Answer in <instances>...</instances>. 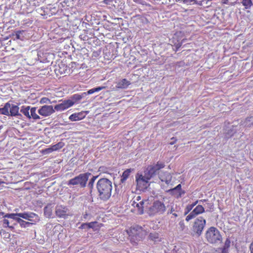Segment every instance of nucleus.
<instances>
[{
  "label": "nucleus",
  "mask_w": 253,
  "mask_h": 253,
  "mask_svg": "<svg viewBox=\"0 0 253 253\" xmlns=\"http://www.w3.org/2000/svg\"><path fill=\"white\" fill-rule=\"evenodd\" d=\"M68 211L66 206L58 205L55 209V214L58 217L65 218L68 215L67 213Z\"/></svg>",
  "instance_id": "nucleus-12"
},
{
  "label": "nucleus",
  "mask_w": 253,
  "mask_h": 253,
  "mask_svg": "<svg viewBox=\"0 0 253 253\" xmlns=\"http://www.w3.org/2000/svg\"><path fill=\"white\" fill-rule=\"evenodd\" d=\"M63 143L60 142L55 145H52L50 148H48L46 150L49 152H51L54 151H57L62 148L63 147Z\"/></svg>",
  "instance_id": "nucleus-21"
},
{
  "label": "nucleus",
  "mask_w": 253,
  "mask_h": 253,
  "mask_svg": "<svg viewBox=\"0 0 253 253\" xmlns=\"http://www.w3.org/2000/svg\"><path fill=\"white\" fill-rule=\"evenodd\" d=\"M18 223L22 228H26L31 225L30 222L26 221L21 218L19 220H18Z\"/></svg>",
  "instance_id": "nucleus-29"
},
{
  "label": "nucleus",
  "mask_w": 253,
  "mask_h": 253,
  "mask_svg": "<svg viewBox=\"0 0 253 253\" xmlns=\"http://www.w3.org/2000/svg\"><path fill=\"white\" fill-rule=\"evenodd\" d=\"M44 214L48 218H50L52 215V210L51 208L46 206L44 208Z\"/></svg>",
  "instance_id": "nucleus-30"
},
{
  "label": "nucleus",
  "mask_w": 253,
  "mask_h": 253,
  "mask_svg": "<svg viewBox=\"0 0 253 253\" xmlns=\"http://www.w3.org/2000/svg\"><path fill=\"white\" fill-rule=\"evenodd\" d=\"M55 109L52 105H44L38 110V113L43 117H48L55 112Z\"/></svg>",
  "instance_id": "nucleus-9"
},
{
  "label": "nucleus",
  "mask_w": 253,
  "mask_h": 253,
  "mask_svg": "<svg viewBox=\"0 0 253 253\" xmlns=\"http://www.w3.org/2000/svg\"><path fill=\"white\" fill-rule=\"evenodd\" d=\"M85 117V114L84 112L75 113L71 115L69 119L71 121H77L81 120Z\"/></svg>",
  "instance_id": "nucleus-13"
},
{
  "label": "nucleus",
  "mask_w": 253,
  "mask_h": 253,
  "mask_svg": "<svg viewBox=\"0 0 253 253\" xmlns=\"http://www.w3.org/2000/svg\"><path fill=\"white\" fill-rule=\"evenodd\" d=\"M87 216H88L87 213L85 212L84 214L83 217H84V218L86 219L87 218Z\"/></svg>",
  "instance_id": "nucleus-47"
},
{
  "label": "nucleus",
  "mask_w": 253,
  "mask_h": 253,
  "mask_svg": "<svg viewBox=\"0 0 253 253\" xmlns=\"http://www.w3.org/2000/svg\"><path fill=\"white\" fill-rule=\"evenodd\" d=\"M136 200H137V201H140V196H138L136 198Z\"/></svg>",
  "instance_id": "nucleus-48"
},
{
  "label": "nucleus",
  "mask_w": 253,
  "mask_h": 253,
  "mask_svg": "<svg viewBox=\"0 0 253 253\" xmlns=\"http://www.w3.org/2000/svg\"><path fill=\"white\" fill-rule=\"evenodd\" d=\"M173 211H174L173 209V208H171V210H170V213H172V212H173Z\"/></svg>",
  "instance_id": "nucleus-50"
},
{
  "label": "nucleus",
  "mask_w": 253,
  "mask_h": 253,
  "mask_svg": "<svg viewBox=\"0 0 253 253\" xmlns=\"http://www.w3.org/2000/svg\"><path fill=\"white\" fill-rule=\"evenodd\" d=\"M126 231L131 239L137 241L142 240L146 235V231L138 225L131 226Z\"/></svg>",
  "instance_id": "nucleus-4"
},
{
  "label": "nucleus",
  "mask_w": 253,
  "mask_h": 253,
  "mask_svg": "<svg viewBox=\"0 0 253 253\" xmlns=\"http://www.w3.org/2000/svg\"><path fill=\"white\" fill-rule=\"evenodd\" d=\"M172 214L175 217H177V214L176 213H173Z\"/></svg>",
  "instance_id": "nucleus-49"
},
{
  "label": "nucleus",
  "mask_w": 253,
  "mask_h": 253,
  "mask_svg": "<svg viewBox=\"0 0 253 253\" xmlns=\"http://www.w3.org/2000/svg\"><path fill=\"white\" fill-rule=\"evenodd\" d=\"M184 1L186 3H191L194 1V0H184Z\"/></svg>",
  "instance_id": "nucleus-45"
},
{
  "label": "nucleus",
  "mask_w": 253,
  "mask_h": 253,
  "mask_svg": "<svg viewBox=\"0 0 253 253\" xmlns=\"http://www.w3.org/2000/svg\"><path fill=\"white\" fill-rule=\"evenodd\" d=\"M130 84L129 81L126 79H123L117 83L116 87L118 88H126Z\"/></svg>",
  "instance_id": "nucleus-14"
},
{
  "label": "nucleus",
  "mask_w": 253,
  "mask_h": 253,
  "mask_svg": "<svg viewBox=\"0 0 253 253\" xmlns=\"http://www.w3.org/2000/svg\"><path fill=\"white\" fill-rule=\"evenodd\" d=\"M171 140H173V142H170L169 143V144H170V145H173L174 143H175V142H176V141H177V139H176V138L173 137H172V138H171Z\"/></svg>",
  "instance_id": "nucleus-42"
},
{
  "label": "nucleus",
  "mask_w": 253,
  "mask_h": 253,
  "mask_svg": "<svg viewBox=\"0 0 253 253\" xmlns=\"http://www.w3.org/2000/svg\"><path fill=\"white\" fill-rule=\"evenodd\" d=\"M9 115L11 116H16L20 115L19 113V108L17 105H12L9 108Z\"/></svg>",
  "instance_id": "nucleus-16"
},
{
  "label": "nucleus",
  "mask_w": 253,
  "mask_h": 253,
  "mask_svg": "<svg viewBox=\"0 0 253 253\" xmlns=\"http://www.w3.org/2000/svg\"><path fill=\"white\" fill-rule=\"evenodd\" d=\"M105 88V86H98V87H97L95 88H93V89H94V92H95L99 91Z\"/></svg>",
  "instance_id": "nucleus-41"
},
{
  "label": "nucleus",
  "mask_w": 253,
  "mask_h": 253,
  "mask_svg": "<svg viewBox=\"0 0 253 253\" xmlns=\"http://www.w3.org/2000/svg\"><path fill=\"white\" fill-rule=\"evenodd\" d=\"M199 201L198 200H197L195 202H194L193 203L191 204L194 207L198 203Z\"/></svg>",
  "instance_id": "nucleus-46"
},
{
  "label": "nucleus",
  "mask_w": 253,
  "mask_h": 253,
  "mask_svg": "<svg viewBox=\"0 0 253 253\" xmlns=\"http://www.w3.org/2000/svg\"><path fill=\"white\" fill-rule=\"evenodd\" d=\"M99 171L104 173H109V169L105 166H101L99 168Z\"/></svg>",
  "instance_id": "nucleus-35"
},
{
  "label": "nucleus",
  "mask_w": 253,
  "mask_h": 253,
  "mask_svg": "<svg viewBox=\"0 0 253 253\" xmlns=\"http://www.w3.org/2000/svg\"><path fill=\"white\" fill-rule=\"evenodd\" d=\"M131 169H126V170H125L123 172L122 175H121V183H124L126 181V180L129 177L130 173L131 172Z\"/></svg>",
  "instance_id": "nucleus-23"
},
{
  "label": "nucleus",
  "mask_w": 253,
  "mask_h": 253,
  "mask_svg": "<svg viewBox=\"0 0 253 253\" xmlns=\"http://www.w3.org/2000/svg\"><path fill=\"white\" fill-rule=\"evenodd\" d=\"M50 102V100L47 97H42L40 101L41 103H46Z\"/></svg>",
  "instance_id": "nucleus-38"
},
{
  "label": "nucleus",
  "mask_w": 253,
  "mask_h": 253,
  "mask_svg": "<svg viewBox=\"0 0 253 253\" xmlns=\"http://www.w3.org/2000/svg\"><path fill=\"white\" fill-rule=\"evenodd\" d=\"M204 212V208L202 205H199L186 217L185 220L186 221H189L198 215L202 214Z\"/></svg>",
  "instance_id": "nucleus-10"
},
{
  "label": "nucleus",
  "mask_w": 253,
  "mask_h": 253,
  "mask_svg": "<svg viewBox=\"0 0 253 253\" xmlns=\"http://www.w3.org/2000/svg\"><path fill=\"white\" fill-rule=\"evenodd\" d=\"M82 98L81 96L79 94H74L72 96V98L75 100L81 99Z\"/></svg>",
  "instance_id": "nucleus-40"
},
{
  "label": "nucleus",
  "mask_w": 253,
  "mask_h": 253,
  "mask_svg": "<svg viewBox=\"0 0 253 253\" xmlns=\"http://www.w3.org/2000/svg\"><path fill=\"white\" fill-rule=\"evenodd\" d=\"M10 107V104L7 102L5 104L3 108H0V114L9 116V109Z\"/></svg>",
  "instance_id": "nucleus-18"
},
{
  "label": "nucleus",
  "mask_w": 253,
  "mask_h": 253,
  "mask_svg": "<svg viewBox=\"0 0 253 253\" xmlns=\"http://www.w3.org/2000/svg\"><path fill=\"white\" fill-rule=\"evenodd\" d=\"M222 4H224V0H220Z\"/></svg>",
  "instance_id": "nucleus-51"
},
{
  "label": "nucleus",
  "mask_w": 253,
  "mask_h": 253,
  "mask_svg": "<svg viewBox=\"0 0 253 253\" xmlns=\"http://www.w3.org/2000/svg\"><path fill=\"white\" fill-rule=\"evenodd\" d=\"M2 225L5 228L8 227L10 228L11 229H14V227L13 226L9 225V221L8 219H3L2 220Z\"/></svg>",
  "instance_id": "nucleus-33"
},
{
  "label": "nucleus",
  "mask_w": 253,
  "mask_h": 253,
  "mask_svg": "<svg viewBox=\"0 0 253 253\" xmlns=\"http://www.w3.org/2000/svg\"><path fill=\"white\" fill-rule=\"evenodd\" d=\"M31 109L30 106H23L21 107L20 112L22 113L27 118L31 119V116H30L29 110Z\"/></svg>",
  "instance_id": "nucleus-24"
},
{
  "label": "nucleus",
  "mask_w": 253,
  "mask_h": 253,
  "mask_svg": "<svg viewBox=\"0 0 253 253\" xmlns=\"http://www.w3.org/2000/svg\"><path fill=\"white\" fill-rule=\"evenodd\" d=\"M102 226V223H98L97 221H93L88 223H83L79 227V228L81 229L91 228L93 231H96L99 230Z\"/></svg>",
  "instance_id": "nucleus-11"
},
{
  "label": "nucleus",
  "mask_w": 253,
  "mask_h": 253,
  "mask_svg": "<svg viewBox=\"0 0 253 253\" xmlns=\"http://www.w3.org/2000/svg\"><path fill=\"white\" fill-rule=\"evenodd\" d=\"M28 220L30 221L31 225L36 224V223L40 221V218L39 215L35 213V216L33 217H29V219H28Z\"/></svg>",
  "instance_id": "nucleus-28"
},
{
  "label": "nucleus",
  "mask_w": 253,
  "mask_h": 253,
  "mask_svg": "<svg viewBox=\"0 0 253 253\" xmlns=\"http://www.w3.org/2000/svg\"><path fill=\"white\" fill-rule=\"evenodd\" d=\"M205 239L211 244H217L222 242V238L219 231L214 227L208 229L205 233Z\"/></svg>",
  "instance_id": "nucleus-3"
},
{
  "label": "nucleus",
  "mask_w": 253,
  "mask_h": 253,
  "mask_svg": "<svg viewBox=\"0 0 253 253\" xmlns=\"http://www.w3.org/2000/svg\"><path fill=\"white\" fill-rule=\"evenodd\" d=\"M165 167V164L161 162H158L154 165L148 166L144 171V175H140L136 177L137 186L140 188L147 187L149 180L155 175L158 171Z\"/></svg>",
  "instance_id": "nucleus-1"
},
{
  "label": "nucleus",
  "mask_w": 253,
  "mask_h": 253,
  "mask_svg": "<svg viewBox=\"0 0 253 253\" xmlns=\"http://www.w3.org/2000/svg\"><path fill=\"white\" fill-rule=\"evenodd\" d=\"M149 239L152 241H156L159 238V234L157 233H151L149 236Z\"/></svg>",
  "instance_id": "nucleus-31"
},
{
  "label": "nucleus",
  "mask_w": 253,
  "mask_h": 253,
  "mask_svg": "<svg viewBox=\"0 0 253 253\" xmlns=\"http://www.w3.org/2000/svg\"><path fill=\"white\" fill-rule=\"evenodd\" d=\"M96 189L99 198L103 201H107L111 195L112 182L107 178H101L97 182Z\"/></svg>",
  "instance_id": "nucleus-2"
},
{
  "label": "nucleus",
  "mask_w": 253,
  "mask_h": 253,
  "mask_svg": "<svg viewBox=\"0 0 253 253\" xmlns=\"http://www.w3.org/2000/svg\"><path fill=\"white\" fill-rule=\"evenodd\" d=\"M37 107H32L30 109V116L35 120L40 119V117L36 113Z\"/></svg>",
  "instance_id": "nucleus-26"
},
{
  "label": "nucleus",
  "mask_w": 253,
  "mask_h": 253,
  "mask_svg": "<svg viewBox=\"0 0 253 253\" xmlns=\"http://www.w3.org/2000/svg\"><path fill=\"white\" fill-rule=\"evenodd\" d=\"M87 93H88V94H92V93H94V89H93V88H92V89H89V90L87 91Z\"/></svg>",
  "instance_id": "nucleus-44"
},
{
  "label": "nucleus",
  "mask_w": 253,
  "mask_h": 253,
  "mask_svg": "<svg viewBox=\"0 0 253 253\" xmlns=\"http://www.w3.org/2000/svg\"><path fill=\"white\" fill-rule=\"evenodd\" d=\"M207 201V200H205H205H201L200 201H204V202H205V201Z\"/></svg>",
  "instance_id": "nucleus-52"
},
{
  "label": "nucleus",
  "mask_w": 253,
  "mask_h": 253,
  "mask_svg": "<svg viewBox=\"0 0 253 253\" xmlns=\"http://www.w3.org/2000/svg\"><path fill=\"white\" fill-rule=\"evenodd\" d=\"M231 245V241L229 238L226 239L224 246L220 248L221 253H228V250Z\"/></svg>",
  "instance_id": "nucleus-15"
},
{
  "label": "nucleus",
  "mask_w": 253,
  "mask_h": 253,
  "mask_svg": "<svg viewBox=\"0 0 253 253\" xmlns=\"http://www.w3.org/2000/svg\"><path fill=\"white\" fill-rule=\"evenodd\" d=\"M237 0H224V4L234 5Z\"/></svg>",
  "instance_id": "nucleus-37"
},
{
  "label": "nucleus",
  "mask_w": 253,
  "mask_h": 253,
  "mask_svg": "<svg viewBox=\"0 0 253 253\" xmlns=\"http://www.w3.org/2000/svg\"><path fill=\"white\" fill-rule=\"evenodd\" d=\"M194 208L192 204L188 205L185 209V214H188Z\"/></svg>",
  "instance_id": "nucleus-36"
},
{
  "label": "nucleus",
  "mask_w": 253,
  "mask_h": 253,
  "mask_svg": "<svg viewBox=\"0 0 253 253\" xmlns=\"http://www.w3.org/2000/svg\"><path fill=\"white\" fill-rule=\"evenodd\" d=\"M240 1L246 9H250L253 5L252 0H240Z\"/></svg>",
  "instance_id": "nucleus-22"
},
{
  "label": "nucleus",
  "mask_w": 253,
  "mask_h": 253,
  "mask_svg": "<svg viewBox=\"0 0 253 253\" xmlns=\"http://www.w3.org/2000/svg\"><path fill=\"white\" fill-rule=\"evenodd\" d=\"M3 217L12 218L18 222V220L20 219V213H6L3 216Z\"/></svg>",
  "instance_id": "nucleus-20"
},
{
  "label": "nucleus",
  "mask_w": 253,
  "mask_h": 253,
  "mask_svg": "<svg viewBox=\"0 0 253 253\" xmlns=\"http://www.w3.org/2000/svg\"><path fill=\"white\" fill-rule=\"evenodd\" d=\"M171 42L173 44V46L175 47V51H177L179 49V48L181 46L182 42V41H179L177 40V37H173L171 40Z\"/></svg>",
  "instance_id": "nucleus-19"
},
{
  "label": "nucleus",
  "mask_w": 253,
  "mask_h": 253,
  "mask_svg": "<svg viewBox=\"0 0 253 253\" xmlns=\"http://www.w3.org/2000/svg\"><path fill=\"white\" fill-rule=\"evenodd\" d=\"M166 182L167 183H168V180H166Z\"/></svg>",
  "instance_id": "nucleus-53"
},
{
  "label": "nucleus",
  "mask_w": 253,
  "mask_h": 253,
  "mask_svg": "<svg viewBox=\"0 0 253 253\" xmlns=\"http://www.w3.org/2000/svg\"><path fill=\"white\" fill-rule=\"evenodd\" d=\"M166 210V208L164 203L159 200H156L149 208L148 212L150 215L161 214L165 212Z\"/></svg>",
  "instance_id": "nucleus-7"
},
{
  "label": "nucleus",
  "mask_w": 253,
  "mask_h": 253,
  "mask_svg": "<svg viewBox=\"0 0 253 253\" xmlns=\"http://www.w3.org/2000/svg\"><path fill=\"white\" fill-rule=\"evenodd\" d=\"M175 190L179 191L178 194V197H181L182 195H183L185 193V191L181 189V185L180 184H179L175 187L169 190V191L172 192Z\"/></svg>",
  "instance_id": "nucleus-27"
},
{
  "label": "nucleus",
  "mask_w": 253,
  "mask_h": 253,
  "mask_svg": "<svg viewBox=\"0 0 253 253\" xmlns=\"http://www.w3.org/2000/svg\"><path fill=\"white\" fill-rule=\"evenodd\" d=\"M96 177H97L96 176H93L91 178V179H90V180L88 182V186L89 188H90V193L92 192V189L93 188L94 182L95 180L96 179Z\"/></svg>",
  "instance_id": "nucleus-32"
},
{
  "label": "nucleus",
  "mask_w": 253,
  "mask_h": 253,
  "mask_svg": "<svg viewBox=\"0 0 253 253\" xmlns=\"http://www.w3.org/2000/svg\"><path fill=\"white\" fill-rule=\"evenodd\" d=\"M102 2L107 5H111L112 6H115V4L117 3L116 0H103Z\"/></svg>",
  "instance_id": "nucleus-34"
},
{
  "label": "nucleus",
  "mask_w": 253,
  "mask_h": 253,
  "mask_svg": "<svg viewBox=\"0 0 253 253\" xmlns=\"http://www.w3.org/2000/svg\"><path fill=\"white\" fill-rule=\"evenodd\" d=\"M250 250L251 251V253H253V241L250 244Z\"/></svg>",
  "instance_id": "nucleus-43"
},
{
  "label": "nucleus",
  "mask_w": 253,
  "mask_h": 253,
  "mask_svg": "<svg viewBox=\"0 0 253 253\" xmlns=\"http://www.w3.org/2000/svg\"><path fill=\"white\" fill-rule=\"evenodd\" d=\"M90 174L88 172L81 173L70 179L68 181L67 185L68 186L79 185L81 188H84L86 186Z\"/></svg>",
  "instance_id": "nucleus-5"
},
{
  "label": "nucleus",
  "mask_w": 253,
  "mask_h": 253,
  "mask_svg": "<svg viewBox=\"0 0 253 253\" xmlns=\"http://www.w3.org/2000/svg\"><path fill=\"white\" fill-rule=\"evenodd\" d=\"M143 205L144 202L143 201H140L138 202H136L134 201L132 204V206L134 208H137L138 211L140 214H142L143 212Z\"/></svg>",
  "instance_id": "nucleus-17"
},
{
  "label": "nucleus",
  "mask_w": 253,
  "mask_h": 253,
  "mask_svg": "<svg viewBox=\"0 0 253 253\" xmlns=\"http://www.w3.org/2000/svg\"><path fill=\"white\" fill-rule=\"evenodd\" d=\"M206 220L202 216L197 217L193 223L192 230L194 234L196 235L197 236H200L203 232V231L206 226Z\"/></svg>",
  "instance_id": "nucleus-6"
},
{
  "label": "nucleus",
  "mask_w": 253,
  "mask_h": 253,
  "mask_svg": "<svg viewBox=\"0 0 253 253\" xmlns=\"http://www.w3.org/2000/svg\"><path fill=\"white\" fill-rule=\"evenodd\" d=\"M75 102L71 99L65 100L60 103L54 106V109L57 111H62L72 107Z\"/></svg>",
  "instance_id": "nucleus-8"
},
{
  "label": "nucleus",
  "mask_w": 253,
  "mask_h": 253,
  "mask_svg": "<svg viewBox=\"0 0 253 253\" xmlns=\"http://www.w3.org/2000/svg\"><path fill=\"white\" fill-rule=\"evenodd\" d=\"M246 120L247 122H250V125H253V116L247 118Z\"/></svg>",
  "instance_id": "nucleus-39"
},
{
  "label": "nucleus",
  "mask_w": 253,
  "mask_h": 253,
  "mask_svg": "<svg viewBox=\"0 0 253 253\" xmlns=\"http://www.w3.org/2000/svg\"><path fill=\"white\" fill-rule=\"evenodd\" d=\"M35 216V213L34 212H21L20 213V217L26 220L29 219V217H33Z\"/></svg>",
  "instance_id": "nucleus-25"
}]
</instances>
